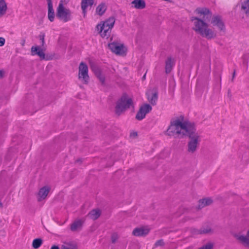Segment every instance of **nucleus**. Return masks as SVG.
Segmentation results:
<instances>
[{"label":"nucleus","instance_id":"c85d7f7f","mask_svg":"<svg viewBox=\"0 0 249 249\" xmlns=\"http://www.w3.org/2000/svg\"><path fill=\"white\" fill-rule=\"evenodd\" d=\"M212 230L210 227L207 226L206 227L201 228L199 231H198V233L199 234H207L211 232Z\"/></svg>","mask_w":249,"mask_h":249},{"label":"nucleus","instance_id":"9b49d317","mask_svg":"<svg viewBox=\"0 0 249 249\" xmlns=\"http://www.w3.org/2000/svg\"><path fill=\"white\" fill-rule=\"evenodd\" d=\"M50 189V187L47 186H44L40 188L37 194V200L38 201H41L45 199L48 196Z\"/></svg>","mask_w":249,"mask_h":249},{"label":"nucleus","instance_id":"9d476101","mask_svg":"<svg viewBox=\"0 0 249 249\" xmlns=\"http://www.w3.org/2000/svg\"><path fill=\"white\" fill-rule=\"evenodd\" d=\"M108 48L111 51L117 54H122L124 53L123 45L116 42L108 44Z\"/></svg>","mask_w":249,"mask_h":249},{"label":"nucleus","instance_id":"bb28decb","mask_svg":"<svg viewBox=\"0 0 249 249\" xmlns=\"http://www.w3.org/2000/svg\"><path fill=\"white\" fill-rule=\"evenodd\" d=\"M242 9L247 14L249 15V0H245L242 2Z\"/></svg>","mask_w":249,"mask_h":249},{"label":"nucleus","instance_id":"cd10ccee","mask_svg":"<svg viewBox=\"0 0 249 249\" xmlns=\"http://www.w3.org/2000/svg\"><path fill=\"white\" fill-rule=\"evenodd\" d=\"M42 244V240L40 238L34 239L33 241L32 246L34 249H38Z\"/></svg>","mask_w":249,"mask_h":249},{"label":"nucleus","instance_id":"f8f14e48","mask_svg":"<svg viewBox=\"0 0 249 249\" xmlns=\"http://www.w3.org/2000/svg\"><path fill=\"white\" fill-rule=\"evenodd\" d=\"M212 23L213 26H216L220 31H224L225 26L220 17L216 16H213L212 19Z\"/></svg>","mask_w":249,"mask_h":249},{"label":"nucleus","instance_id":"2eb2a0df","mask_svg":"<svg viewBox=\"0 0 249 249\" xmlns=\"http://www.w3.org/2000/svg\"><path fill=\"white\" fill-rule=\"evenodd\" d=\"M94 4V0H81V9L83 14L84 17L85 18L87 14V8L89 6L91 7Z\"/></svg>","mask_w":249,"mask_h":249},{"label":"nucleus","instance_id":"4c0bfd02","mask_svg":"<svg viewBox=\"0 0 249 249\" xmlns=\"http://www.w3.org/2000/svg\"><path fill=\"white\" fill-rule=\"evenodd\" d=\"M51 249H59V248L58 246L53 245L51 247Z\"/></svg>","mask_w":249,"mask_h":249},{"label":"nucleus","instance_id":"0eeeda50","mask_svg":"<svg viewBox=\"0 0 249 249\" xmlns=\"http://www.w3.org/2000/svg\"><path fill=\"white\" fill-rule=\"evenodd\" d=\"M78 69V78L84 84H87L89 80L88 66L85 63L81 62Z\"/></svg>","mask_w":249,"mask_h":249},{"label":"nucleus","instance_id":"79ce46f5","mask_svg":"<svg viewBox=\"0 0 249 249\" xmlns=\"http://www.w3.org/2000/svg\"><path fill=\"white\" fill-rule=\"evenodd\" d=\"M145 74H144V75L143 76V78H145Z\"/></svg>","mask_w":249,"mask_h":249},{"label":"nucleus","instance_id":"b1692460","mask_svg":"<svg viewBox=\"0 0 249 249\" xmlns=\"http://www.w3.org/2000/svg\"><path fill=\"white\" fill-rule=\"evenodd\" d=\"M83 221L81 220H78L77 221H74L71 226V230L75 231L80 229L82 227Z\"/></svg>","mask_w":249,"mask_h":249},{"label":"nucleus","instance_id":"a211bd4d","mask_svg":"<svg viewBox=\"0 0 249 249\" xmlns=\"http://www.w3.org/2000/svg\"><path fill=\"white\" fill-rule=\"evenodd\" d=\"M101 214V211L99 209H93L87 215L89 218L95 220L98 219Z\"/></svg>","mask_w":249,"mask_h":249},{"label":"nucleus","instance_id":"f3484780","mask_svg":"<svg viewBox=\"0 0 249 249\" xmlns=\"http://www.w3.org/2000/svg\"><path fill=\"white\" fill-rule=\"evenodd\" d=\"M133 6L137 9H142L145 7L146 4L144 0H134L131 2Z\"/></svg>","mask_w":249,"mask_h":249},{"label":"nucleus","instance_id":"412c9836","mask_svg":"<svg viewBox=\"0 0 249 249\" xmlns=\"http://www.w3.org/2000/svg\"><path fill=\"white\" fill-rule=\"evenodd\" d=\"M61 249H77V247L73 242H66L61 245Z\"/></svg>","mask_w":249,"mask_h":249},{"label":"nucleus","instance_id":"aec40b11","mask_svg":"<svg viewBox=\"0 0 249 249\" xmlns=\"http://www.w3.org/2000/svg\"><path fill=\"white\" fill-rule=\"evenodd\" d=\"M107 10V6L104 2H102L98 5L96 9V13L99 15L102 16Z\"/></svg>","mask_w":249,"mask_h":249},{"label":"nucleus","instance_id":"7c9ffc66","mask_svg":"<svg viewBox=\"0 0 249 249\" xmlns=\"http://www.w3.org/2000/svg\"><path fill=\"white\" fill-rule=\"evenodd\" d=\"M111 242L115 243L118 239V235L116 233H113L111 235Z\"/></svg>","mask_w":249,"mask_h":249},{"label":"nucleus","instance_id":"4468645a","mask_svg":"<svg viewBox=\"0 0 249 249\" xmlns=\"http://www.w3.org/2000/svg\"><path fill=\"white\" fill-rule=\"evenodd\" d=\"M149 232V229L145 227H140L135 228L132 234L136 236H144L146 235Z\"/></svg>","mask_w":249,"mask_h":249},{"label":"nucleus","instance_id":"20e7f679","mask_svg":"<svg viewBox=\"0 0 249 249\" xmlns=\"http://www.w3.org/2000/svg\"><path fill=\"white\" fill-rule=\"evenodd\" d=\"M115 22L114 17H111L106 21L101 22L96 26V29L100 35L103 38L109 36L112 28Z\"/></svg>","mask_w":249,"mask_h":249},{"label":"nucleus","instance_id":"6e6552de","mask_svg":"<svg viewBox=\"0 0 249 249\" xmlns=\"http://www.w3.org/2000/svg\"><path fill=\"white\" fill-rule=\"evenodd\" d=\"M234 237L243 247L249 249V230L247 231L246 235L235 234Z\"/></svg>","mask_w":249,"mask_h":249},{"label":"nucleus","instance_id":"dca6fc26","mask_svg":"<svg viewBox=\"0 0 249 249\" xmlns=\"http://www.w3.org/2000/svg\"><path fill=\"white\" fill-rule=\"evenodd\" d=\"M31 54L32 55L37 54L41 59H44L45 55L42 49L38 46H32L31 48Z\"/></svg>","mask_w":249,"mask_h":249},{"label":"nucleus","instance_id":"2f4dec72","mask_svg":"<svg viewBox=\"0 0 249 249\" xmlns=\"http://www.w3.org/2000/svg\"><path fill=\"white\" fill-rule=\"evenodd\" d=\"M164 245V242H163V241L162 240H158L157 241L155 244V247H158V246H162Z\"/></svg>","mask_w":249,"mask_h":249},{"label":"nucleus","instance_id":"4be33fe9","mask_svg":"<svg viewBox=\"0 0 249 249\" xmlns=\"http://www.w3.org/2000/svg\"><path fill=\"white\" fill-rule=\"evenodd\" d=\"M165 71L167 73L171 72L174 66V61L171 57H168L165 62Z\"/></svg>","mask_w":249,"mask_h":249},{"label":"nucleus","instance_id":"f704fd0d","mask_svg":"<svg viewBox=\"0 0 249 249\" xmlns=\"http://www.w3.org/2000/svg\"><path fill=\"white\" fill-rule=\"evenodd\" d=\"M40 40H41V42H42V45L43 46L44 44V35L41 36H40Z\"/></svg>","mask_w":249,"mask_h":249},{"label":"nucleus","instance_id":"39448f33","mask_svg":"<svg viewBox=\"0 0 249 249\" xmlns=\"http://www.w3.org/2000/svg\"><path fill=\"white\" fill-rule=\"evenodd\" d=\"M56 17L64 22L71 19V12L69 9L66 8L62 2L59 3L56 10Z\"/></svg>","mask_w":249,"mask_h":249},{"label":"nucleus","instance_id":"ddd939ff","mask_svg":"<svg viewBox=\"0 0 249 249\" xmlns=\"http://www.w3.org/2000/svg\"><path fill=\"white\" fill-rule=\"evenodd\" d=\"M149 102L153 105L156 104L158 100V91L156 89H153L152 91H148L147 93Z\"/></svg>","mask_w":249,"mask_h":249},{"label":"nucleus","instance_id":"5701e85b","mask_svg":"<svg viewBox=\"0 0 249 249\" xmlns=\"http://www.w3.org/2000/svg\"><path fill=\"white\" fill-rule=\"evenodd\" d=\"M7 10V7L5 0H0V18L6 14Z\"/></svg>","mask_w":249,"mask_h":249},{"label":"nucleus","instance_id":"423d86ee","mask_svg":"<svg viewBox=\"0 0 249 249\" xmlns=\"http://www.w3.org/2000/svg\"><path fill=\"white\" fill-rule=\"evenodd\" d=\"M132 103V101L130 98H128L126 97H122L116 103L115 107L116 113L120 115L126 109L129 108Z\"/></svg>","mask_w":249,"mask_h":249},{"label":"nucleus","instance_id":"a19ab883","mask_svg":"<svg viewBox=\"0 0 249 249\" xmlns=\"http://www.w3.org/2000/svg\"><path fill=\"white\" fill-rule=\"evenodd\" d=\"M2 207V204L1 202H0V207Z\"/></svg>","mask_w":249,"mask_h":249},{"label":"nucleus","instance_id":"7ed1b4c3","mask_svg":"<svg viewBox=\"0 0 249 249\" xmlns=\"http://www.w3.org/2000/svg\"><path fill=\"white\" fill-rule=\"evenodd\" d=\"M187 136L189 137L187 151L188 153L192 154L195 153L198 149L201 141V137L196 132L195 128L192 130Z\"/></svg>","mask_w":249,"mask_h":249},{"label":"nucleus","instance_id":"e433bc0d","mask_svg":"<svg viewBox=\"0 0 249 249\" xmlns=\"http://www.w3.org/2000/svg\"><path fill=\"white\" fill-rule=\"evenodd\" d=\"M48 3V6L53 5L52 0H47Z\"/></svg>","mask_w":249,"mask_h":249},{"label":"nucleus","instance_id":"c756f323","mask_svg":"<svg viewBox=\"0 0 249 249\" xmlns=\"http://www.w3.org/2000/svg\"><path fill=\"white\" fill-rule=\"evenodd\" d=\"M213 248V244L211 243H209L201 248H200L199 249H212Z\"/></svg>","mask_w":249,"mask_h":249},{"label":"nucleus","instance_id":"f257e3e1","mask_svg":"<svg viewBox=\"0 0 249 249\" xmlns=\"http://www.w3.org/2000/svg\"><path fill=\"white\" fill-rule=\"evenodd\" d=\"M195 13L198 15L199 17L192 18V20L194 21L193 28L194 31L208 39L214 38L216 36V34L209 28L206 23L212 17V14L209 10L206 8H198L196 10Z\"/></svg>","mask_w":249,"mask_h":249},{"label":"nucleus","instance_id":"58836bf2","mask_svg":"<svg viewBox=\"0 0 249 249\" xmlns=\"http://www.w3.org/2000/svg\"><path fill=\"white\" fill-rule=\"evenodd\" d=\"M235 71H234L233 72V74H232V79H231V81H233V79H234V78L235 77Z\"/></svg>","mask_w":249,"mask_h":249},{"label":"nucleus","instance_id":"6ab92c4d","mask_svg":"<svg viewBox=\"0 0 249 249\" xmlns=\"http://www.w3.org/2000/svg\"><path fill=\"white\" fill-rule=\"evenodd\" d=\"M213 203V200L210 198H205L199 201L198 207V209H201L207 206L211 205Z\"/></svg>","mask_w":249,"mask_h":249},{"label":"nucleus","instance_id":"ea45409f","mask_svg":"<svg viewBox=\"0 0 249 249\" xmlns=\"http://www.w3.org/2000/svg\"><path fill=\"white\" fill-rule=\"evenodd\" d=\"M228 96H229V97H231V92H230V90H229V91H228Z\"/></svg>","mask_w":249,"mask_h":249},{"label":"nucleus","instance_id":"473e14b6","mask_svg":"<svg viewBox=\"0 0 249 249\" xmlns=\"http://www.w3.org/2000/svg\"><path fill=\"white\" fill-rule=\"evenodd\" d=\"M5 40L3 37H0V46H2L4 45Z\"/></svg>","mask_w":249,"mask_h":249},{"label":"nucleus","instance_id":"1a4fd4ad","mask_svg":"<svg viewBox=\"0 0 249 249\" xmlns=\"http://www.w3.org/2000/svg\"><path fill=\"white\" fill-rule=\"evenodd\" d=\"M151 110L152 107L148 104H145L141 106L136 114V118L138 120H142L145 118L146 114Z\"/></svg>","mask_w":249,"mask_h":249},{"label":"nucleus","instance_id":"393cba45","mask_svg":"<svg viewBox=\"0 0 249 249\" xmlns=\"http://www.w3.org/2000/svg\"><path fill=\"white\" fill-rule=\"evenodd\" d=\"M48 17L49 19L51 21H53L54 18V12L53 9V5L48 6Z\"/></svg>","mask_w":249,"mask_h":249},{"label":"nucleus","instance_id":"72a5a7b5","mask_svg":"<svg viewBox=\"0 0 249 249\" xmlns=\"http://www.w3.org/2000/svg\"><path fill=\"white\" fill-rule=\"evenodd\" d=\"M5 71L2 70H0V79L4 77Z\"/></svg>","mask_w":249,"mask_h":249},{"label":"nucleus","instance_id":"c9c22d12","mask_svg":"<svg viewBox=\"0 0 249 249\" xmlns=\"http://www.w3.org/2000/svg\"><path fill=\"white\" fill-rule=\"evenodd\" d=\"M137 136V133L136 132H132L130 134V137L135 138Z\"/></svg>","mask_w":249,"mask_h":249},{"label":"nucleus","instance_id":"a878e982","mask_svg":"<svg viewBox=\"0 0 249 249\" xmlns=\"http://www.w3.org/2000/svg\"><path fill=\"white\" fill-rule=\"evenodd\" d=\"M94 72L96 76L98 78L100 82L102 84H104L105 78V76L101 73V72L99 69H97L94 71Z\"/></svg>","mask_w":249,"mask_h":249},{"label":"nucleus","instance_id":"f03ea898","mask_svg":"<svg viewBox=\"0 0 249 249\" xmlns=\"http://www.w3.org/2000/svg\"><path fill=\"white\" fill-rule=\"evenodd\" d=\"M194 128V125L184 121L183 117L180 116L171 120L165 135L176 138H183Z\"/></svg>","mask_w":249,"mask_h":249}]
</instances>
